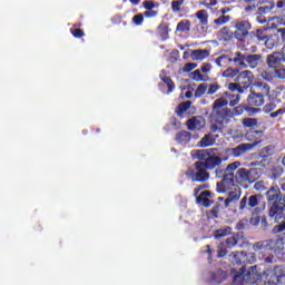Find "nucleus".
Masks as SVG:
<instances>
[{
	"mask_svg": "<svg viewBox=\"0 0 285 285\" xmlns=\"http://www.w3.org/2000/svg\"><path fill=\"white\" fill-rule=\"evenodd\" d=\"M247 104L248 106H264V97L259 92L253 91L250 95L247 97Z\"/></svg>",
	"mask_w": 285,
	"mask_h": 285,
	"instance_id": "17",
	"label": "nucleus"
},
{
	"mask_svg": "<svg viewBox=\"0 0 285 285\" xmlns=\"http://www.w3.org/2000/svg\"><path fill=\"white\" fill-rule=\"evenodd\" d=\"M217 124H218V126L217 125L212 126V128H210L212 132H219V130H222V128H226V126H227V125H222L219 122H217Z\"/></svg>",
	"mask_w": 285,
	"mask_h": 285,
	"instance_id": "55",
	"label": "nucleus"
},
{
	"mask_svg": "<svg viewBox=\"0 0 285 285\" xmlns=\"http://www.w3.org/2000/svg\"><path fill=\"white\" fill-rule=\"evenodd\" d=\"M212 215L213 217H217V215H219V205H216L212 208Z\"/></svg>",
	"mask_w": 285,
	"mask_h": 285,
	"instance_id": "62",
	"label": "nucleus"
},
{
	"mask_svg": "<svg viewBox=\"0 0 285 285\" xmlns=\"http://www.w3.org/2000/svg\"><path fill=\"white\" fill-rule=\"evenodd\" d=\"M226 106H228V99H225L224 96L216 99L213 104L216 124H222V126H228V124H230V109Z\"/></svg>",
	"mask_w": 285,
	"mask_h": 285,
	"instance_id": "3",
	"label": "nucleus"
},
{
	"mask_svg": "<svg viewBox=\"0 0 285 285\" xmlns=\"http://www.w3.org/2000/svg\"><path fill=\"white\" fill-rule=\"evenodd\" d=\"M206 126V119L204 117H193L189 120H187V128L188 130H202Z\"/></svg>",
	"mask_w": 285,
	"mask_h": 285,
	"instance_id": "15",
	"label": "nucleus"
},
{
	"mask_svg": "<svg viewBox=\"0 0 285 285\" xmlns=\"http://www.w3.org/2000/svg\"><path fill=\"white\" fill-rule=\"evenodd\" d=\"M188 108H190V101L181 102L178 105L176 112L179 117H181L186 112V110H188Z\"/></svg>",
	"mask_w": 285,
	"mask_h": 285,
	"instance_id": "35",
	"label": "nucleus"
},
{
	"mask_svg": "<svg viewBox=\"0 0 285 285\" xmlns=\"http://www.w3.org/2000/svg\"><path fill=\"white\" fill-rule=\"evenodd\" d=\"M200 148H208V146H215V136L213 134L205 135L198 142Z\"/></svg>",
	"mask_w": 285,
	"mask_h": 285,
	"instance_id": "24",
	"label": "nucleus"
},
{
	"mask_svg": "<svg viewBox=\"0 0 285 285\" xmlns=\"http://www.w3.org/2000/svg\"><path fill=\"white\" fill-rule=\"evenodd\" d=\"M176 30H177V32L190 31V20H183V21L178 22Z\"/></svg>",
	"mask_w": 285,
	"mask_h": 285,
	"instance_id": "33",
	"label": "nucleus"
},
{
	"mask_svg": "<svg viewBox=\"0 0 285 285\" xmlns=\"http://www.w3.org/2000/svg\"><path fill=\"white\" fill-rule=\"evenodd\" d=\"M264 61V58L262 55L253 53V55H245V63L249 68L254 69L259 66Z\"/></svg>",
	"mask_w": 285,
	"mask_h": 285,
	"instance_id": "16",
	"label": "nucleus"
},
{
	"mask_svg": "<svg viewBox=\"0 0 285 285\" xmlns=\"http://www.w3.org/2000/svg\"><path fill=\"white\" fill-rule=\"evenodd\" d=\"M193 81H208V76L203 75L202 70L197 69L190 73Z\"/></svg>",
	"mask_w": 285,
	"mask_h": 285,
	"instance_id": "32",
	"label": "nucleus"
},
{
	"mask_svg": "<svg viewBox=\"0 0 285 285\" xmlns=\"http://www.w3.org/2000/svg\"><path fill=\"white\" fill-rule=\"evenodd\" d=\"M274 70V79H285V67H276Z\"/></svg>",
	"mask_w": 285,
	"mask_h": 285,
	"instance_id": "42",
	"label": "nucleus"
},
{
	"mask_svg": "<svg viewBox=\"0 0 285 285\" xmlns=\"http://www.w3.org/2000/svg\"><path fill=\"white\" fill-rule=\"evenodd\" d=\"M142 6L146 10H153L155 8V2L150 0H146L142 2Z\"/></svg>",
	"mask_w": 285,
	"mask_h": 285,
	"instance_id": "52",
	"label": "nucleus"
},
{
	"mask_svg": "<svg viewBox=\"0 0 285 285\" xmlns=\"http://www.w3.org/2000/svg\"><path fill=\"white\" fill-rule=\"evenodd\" d=\"M261 77L265 81H273L275 79V71L274 70L273 71L264 70L261 72Z\"/></svg>",
	"mask_w": 285,
	"mask_h": 285,
	"instance_id": "39",
	"label": "nucleus"
},
{
	"mask_svg": "<svg viewBox=\"0 0 285 285\" xmlns=\"http://www.w3.org/2000/svg\"><path fill=\"white\" fill-rule=\"evenodd\" d=\"M144 17H146V19H153V17H157V11L147 10V11L144 12Z\"/></svg>",
	"mask_w": 285,
	"mask_h": 285,
	"instance_id": "54",
	"label": "nucleus"
},
{
	"mask_svg": "<svg viewBox=\"0 0 285 285\" xmlns=\"http://www.w3.org/2000/svg\"><path fill=\"white\" fill-rule=\"evenodd\" d=\"M255 253H245V252H237V253H232L229 255V262L236 266H242V264H255L257 262V258L255 256Z\"/></svg>",
	"mask_w": 285,
	"mask_h": 285,
	"instance_id": "6",
	"label": "nucleus"
},
{
	"mask_svg": "<svg viewBox=\"0 0 285 285\" xmlns=\"http://www.w3.org/2000/svg\"><path fill=\"white\" fill-rule=\"evenodd\" d=\"M193 61H204V59H208L210 57V51L207 49H196L190 53Z\"/></svg>",
	"mask_w": 285,
	"mask_h": 285,
	"instance_id": "18",
	"label": "nucleus"
},
{
	"mask_svg": "<svg viewBox=\"0 0 285 285\" xmlns=\"http://www.w3.org/2000/svg\"><path fill=\"white\" fill-rule=\"evenodd\" d=\"M277 32L281 36L282 41H285V28L278 29Z\"/></svg>",
	"mask_w": 285,
	"mask_h": 285,
	"instance_id": "64",
	"label": "nucleus"
},
{
	"mask_svg": "<svg viewBox=\"0 0 285 285\" xmlns=\"http://www.w3.org/2000/svg\"><path fill=\"white\" fill-rule=\"evenodd\" d=\"M266 63H267L269 70H275L276 68H279L282 66V63H285L284 56H283L282 51L267 55Z\"/></svg>",
	"mask_w": 285,
	"mask_h": 285,
	"instance_id": "9",
	"label": "nucleus"
},
{
	"mask_svg": "<svg viewBox=\"0 0 285 285\" xmlns=\"http://www.w3.org/2000/svg\"><path fill=\"white\" fill-rule=\"evenodd\" d=\"M284 112H285V109H278V110H276V111H274V112H272L271 114V117H272V119H275V117H279V115H284Z\"/></svg>",
	"mask_w": 285,
	"mask_h": 285,
	"instance_id": "60",
	"label": "nucleus"
},
{
	"mask_svg": "<svg viewBox=\"0 0 285 285\" xmlns=\"http://www.w3.org/2000/svg\"><path fill=\"white\" fill-rule=\"evenodd\" d=\"M220 41H230L233 39V31L228 27H224L218 31Z\"/></svg>",
	"mask_w": 285,
	"mask_h": 285,
	"instance_id": "29",
	"label": "nucleus"
},
{
	"mask_svg": "<svg viewBox=\"0 0 285 285\" xmlns=\"http://www.w3.org/2000/svg\"><path fill=\"white\" fill-rule=\"evenodd\" d=\"M132 21H134V23H136V26H141V23H144V14H141V13L136 14L132 18Z\"/></svg>",
	"mask_w": 285,
	"mask_h": 285,
	"instance_id": "50",
	"label": "nucleus"
},
{
	"mask_svg": "<svg viewBox=\"0 0 285 285\" xmlns=\"http://www.w3.org/2000/svg\"><path fill=\"white\" fill-rule=\"evenodd\" d=\"M268 30L266 29H257L255 37L257 41H261V43H265V46H268V41H271V36L266 35Z\"/></svg>",
	"mask_w": 285,
	"mask_h": 285,
	"instance_id": "25",
	"label": "nucleus"
},
{
	"mask_svg": "<svg viewBox=\"0 0 285 285\" xmlns=\"http://www.w3.org/2000/svg\"><path fill=\"white\" fill-rule=\"evenodd\" d=\"M198 156L203 159L204 166L207 170H213V168H217V166L222 165V158L218 156H210L208 150H200Z\"/></svg>",
	"mask_w": 285,
	"mask_h": 285,
	"instance_id": "7",
	"label": "nucleus"
},
{
	"mask_svg": "<svg viewBox=\"0 0 285 285\" xmlns=\"http://www.w3.org/2000/svg\"><path fill=\"white\" fill-rule=\"evenodd\" d=\"M219 90V85L210 83L207 89V95H215Z\"/></svg>",
	"mask_w": 285,
	"mask_h": 285,
	"instance_id": "48",
	"label": "nucleus"
},
{
	"mask_svg": "<svg viewBox=\"0 0 285 285\" xmlns=\"http://www.w3.org/2000/svg\"><path fill=\"white\" fill-rule=\"evenodd\" d=\"M196 17L199 19L202 26L208 24V11L207 10H199L196 13Z\"/></svg>",
	"mask_w": 285,
	"mask_h": 285,
	"instance_id": "34",
	"label": "nucleus"
},
{
	"mask_svg": "<svg viewBox=\"0 0 285 285\" xmlns=\"http://www.w3.org/2000/svg\"><path fill=\"white\" fill-rule=\"evenodd\" d=\"M266 188V185H264V181H257L254 185L255 190H264Z\"/></svg>",
	"mask_w": 285,
	"mask_h": 285,
	"instance_id": "58",
	"label": "nucleus"
},
{
	"mask_svg": "<svg viewBox=\"0 0 285 285\" xmlns=\"http://www.w3.org/2000/svg\"><path fill=\"white\" fill-rule=\"evenodd\" d=\"M232 57V63H237L239 68H248V65H246V55L242 52H235L234 55H230Z\"/></svg>",
	"mask_w": 285,
	"mask_h": 285,
	"instance_id": "20",
	"label": "nucleus"
},
{
	"mask_svg": "<svg viewBox=\"0 0 285 285\" xmlns=\"http://www.w3.org/2000/svg\"><path fill=\"white\" fill-rule=\"evenodd\" d=\"M195 68H197V63L187 62V63H185V66L183 68V72H190L191 70H195Z\"/></svg>",
	"mask_w": 285,
	"mask_h": 285,
	"instance_id": "47",
	"label": "nucleus"
},
{
	"mask_svg": "<svg viewBox=\"0 0 285 285\" xmlns=\"http://www.w3.org/2000/svg\"><path fill=\"white\" fill-rule=\"evenodd\" d=\"M239 75V69L234 67H228L225 71H223L222 77L225 79H235Z\"/></svg>",
	"mask_w": 285,
	"mask_h": 285,
	"instance_id": "30",
	"label": "nucleus"
},
{
	"mask_svg": "<svg viewBox=\"0 0 285 285\" xmlns=\"http://www.w3.org/2000/svg\"><path fill=\"white\" fill-rule=\"evenodd\" d=\"M195 166L196 171L191 173V180L198 181L200 184H204V181H208L210 175L206 173V165H204V161H197Z\"/></svg>",
	"mask_w": 285,
	"mask_h": 285,
	"instance_id": "8",
	"label": "nucleus"
},
{
	"mask_svg": "<svg viewBox=\"0 0 285 285\" xmlns=\"http://www.w3.org/2000/svg\"><path fill=\"white\" fill-rule=\"evenodd\" d=\"M227 135H229L234 140L242 139V137H244V134L237 129H230L227 131Z\"/></svg>",
	"mask_w": 285,
	"mask_h": 285,
	"instance_id": "43",
	"label": "nucleus"
},
{
	"mask_svg": "<svg viewBox=\"0 0 285 285\" xmlns=\"http://www.w3.org/2000/svg\"><path fill=\"white\" fill-rule=\"evenodd\" d=\"M205 8H213V6H217V0H203Z\"/></svg>",
	"mask_w": 285,
	"mask_h": 285,
	"instance_id": "56",
	"label": "nucleus"
},
{
	"mask_svg": "<svg viewBox=\"0 0 285 285\" xmlns=\"http://www.w3.org/2000/svg\"><path fill=\"white\" fill-rule=\"evenodd\" d=\"M266 200L268 204H275V202H279V199H284L282 197V191L279 190V186H272L265 194Z\"/></svg>",
	"mask_w": 285,
	"mask_h": 285,
	"instance_id": "14",
	"label": "nucleus"
},
{
	"mask_svg": "<svg viewBox=\"0 0 285 285\" xmlns=\"http://www.w3.org/2000/svg\"><path fill=\"white\" fill-rule=\"evenodd\" d=\"M72 35L73 37L80 38L83 35V31H81V29H75L72 30Z\"/></svg>",
	"mask_w": 285,
	"mask_h": 285,
	"instance_id": "63",
	"label": "nucleus"
},
{
	"mask_svg": "<svg viewBox=\"0 0 285 285\" xmlns=\"http://www.w3.org/2000/svg\"><path fill=\"white\" fill-rule=\"evenodd\" d=\"M233 233V228L229 226L220 227L219 229H216L214 232V238L215 239H220V237H228Z\"/></svg>",
	"mask_w": 285,
	"mask_h": 285,
	"instance_id": "27",
	"label": "nucleus"
},
{
	"mask_svg": "<svg viewBox=\"0 0 285 285\" xmlns=\"http://www.w3.org/2000/svg\"><path fill=\"white\" fill-rule=\"evenodd\" d=\"M277 108V105H275V104H267L264 108H263V110H264V112L266 114V115H268V112H273V110H275Z\"/></svg>",
	"mask_w": 285,
	"mask_h": 285,
	"instance_id": "49",
	"label": "nucleus"
},
{
	"mask_svg": "<svg viewBox=\"0 0 285 285\" xmlns=\"http://www.w3.org/2000/svg\"><path fill=\"white\" fill-rule=\"evenodd\" d=\"M246 208L252 215H259V213L266 210V203H259V196L257 195L244 196L239 202L238 210L244 212Z\"/></svg>",
	"mask_w": 285,
	"mask_h": 285,
	"instance_id": "4",
	"label": "nucleus"
},
{
	"mask_svg": "<svg viewBox=\"0 0 285 285\" xmlns=\"http://www.w3.org/2000/svg\"><path fill=\"white\" fill-rule=\"evenodd\" d=\"M239 197H242V191L236 190V191H230L227 198L230 199L232 202H237Z\"/></svg>",
	"mask_w": 285,
	"mask_h": 285,
	"instance_id": "46",
	"label": "nucleus"
},
{
	"mask_svg": "<svg viewBox=\"0 0 285 285\" xmlns=\"http://www.w3.org/2000/svg\"><path fill=\"white\" fill-rule=\"evenodd\" d=\"M164 83H166L167 88H168V92H173V90H175V83L173 82V80L168 77H165L163 79Z\"/></svg>",
	"mask_w": 285,
	"mask_h": 285,
	"instance_id": "45",
	"label": "nucleus"
},
{
	"mask_svg": "<svg viewBox=\"0 0 285 285\" xmlns=\"http://www.w3.org/2000/svg\"><path fill=\"white\" fill-rule=\"evenodd\" d=\"M225 99H227V104L232 107L235 108L242 101V95H234L230 92H225L223 96Z\"/></svg>",
	"mask_w": 285,
	"mask_h": 285,
	"instance_id": "23",
	"label": "nucleus"
},
{
	"mask_svg": "<svg viewBox=\"0 0 285 285\" xmlns=\"http://www.w3.org/2000/svg\"><path fill=\"white\" fill-rule=\"evenodd\" d=\"M185 0H173L171 10L173 12H181V6H184Z\"/></svg>",
	"mask_w": 285,
	"mask_h": 285,
	"instance_id": "41",
	"label": "nucleus"
},
{
	"mask_svg": "<svg viewBox=\"0 0 285 285\" xmlns=\"http://www.w3.org/2000/svg\"><path fill=\"white\" fill-rule=\"evenodd\" d=\"M239 166H242V163L234 161L225 168V181H229L234 186L237 184L246 189L259 179L262 170L239 168Z\"/></svg>",
	"mask_w": 285,
	"mask_h": 285,
	"instance_id": "2",
	"label": "nucleus"
},
{
	"mask_svg": "<svg viewBox=\"0 0 285 285\" xmlns=\"http://www.w3.org/2000/svg\"><path fill=\"white\" fill-rule=\"evenodd\" d=\"M271 150H273V147L267 146L259 151V157H262V160L258 166H268V164H271Z\"/></svg>",
	"mask_w": 285,
	"mask_h": 285,
	"instance_id": "19",
	"label": "nucleus"
},
{
	"mask_svg": "<svg viewBox=\"0 0 285 285\" xmlns=\"http://www.w3.org/2000/svg\"><path fill=\"white\" fill-rule=\"evenodd\" d=\"M271 255H276V257H281L284 255V238H275L269 239Z\"/></svg>",
	"mask_w": 285,
	"mask_h": 285,
	"instance_id": "13",
	"label": "nucleus"
},
{
	"mask_svg": "<svg viewBox=\"0 0 285 285\" xmlns=\"http://www.w3.org/2000/svg\"><path fill=\"white\" fill-rule=\"evenodd\" d=\"M215 63H216V66H218V68H227V66H230V63H232L230 53L218 56L215 59Z\"/></svg>",
	"mask_w": 285,
	"mask_h": 285,
	"instance_id": "21",
	"label": "nucleus"
},
{
	"mask_svg": "<svg viewBox=\"0 0 285 285\" xmlns=\"http://www.w3.org/2000/svg\"><path fill=\"white\" fill-rule=\"evenodd\" d=\"M284 277L282 267L266 269L262 275L257 266H252L246 274L236 275L233 285H277Z\"/></svg>",
	"mask_w": 285,
	"mask_h": 285,
	"instance_id": "1",
	"label": "nucleus"
},
{
	"mask_svg": "<svg viewBox=\"0 0 285 285\" xmlns=\"http://www.w3.org/2000/svg\"><path fill=\"white\" fill-rule=\"evenodd\" d=\"M255 146H257V144H240L235 148L229 149V153L233 157H244V155H246V153H250Z\"/></svg>",
	"mask_w": 285,
	"mask_h": 285,
	"instance_id": "12",
	"label": "nucleus"
},
{
	"mask_svg": "<svg viewBox=\"0 0 285 285\" xmlns=\"http://www.w3.org/2000/svg\"><path fill=\"white\" fill-rule=\"evenodd\" d=\"M253 250H255L259 259H264L266 264H273V262H275V256L271 254L269 239L256 242L253 245Z\"/></svg>",
	"mask_w": 285,
	"mask_h": 285,
	"instance_id": "5",
	"label": "nucleus"
},
{
	"mask_svg": "<svg viewBox=\"0 0 285 285\" xmlns=\"http://www.w3.org/2000/svg\"><path fill=\"white\" fill-rule=\"evenodd\" d=\"M235 28L236 39H244L245 37H248V30H250V22L246 20L237 21L235 23Z\"/></svg>",
	"mask_w": 285,
	"mask_h": 285,
	"instance_id": "11",
	"label": "nucleus"
},
{
	"mask_svg": "<svg viewBox=\"0 0 285 285\" xmlns=\"http://www.w3.org/2000/svg\"><path fill=\"white\" fill-rule=\"evenodd\" d=\"M227 246H237V239L235 237H230L226 239Z\"/></svg>",
	"mask_w": 285,
	"mask_h": 285,
	"instance_id": "61",
	"label": "nucleus"
},
{
	"mask_svg": "<svg viewBox=\"0 0 285 285\" xmlns=\"http://www.w3.org/2000/svg\"><path fill=\"white\" fill-rule=\"evenodd\" d=\"M228 21H230V16H219L217 19H214V23L217 28H219V26H225Z\"/></svg>",
	"mask_w": 285,
	"mask_h": 285,
	"instance_id": "36",
	"label": "nucleus"
},
{
	"mask_svg": "<svg viewBox=\"0 0 285 285\" xmlns=\"http://www.w3.org/2000/svg\"><path fill=\"white\" fill-rule=\"evenodd\" d=\"M258 121L257 118H244L243 119V126H245V128H255V126H257Z\"/></svg>",
	"mask_w": 285,
	"mask_h": 285,
	"instance_id": "38",
	"label": "nucleus"
},
{
	"mask_svg": "<svg viewBox=\"0 0 285 285\" xmlns=\"http://www.w3.org/2000/svg\"><path fill=\"white\" fill-rule=\"evenodd\" d=\"M175 139H176V141H178V144L186 145V144H188V141H190V132L180 131V132L176 134Z\"/></svg>",
	"mask_w": 285,
	"mask_h": 285,
	"instance_id": "31",
	"label": "nucleus"
},
{
	"mask_svg": "<svg viewBox=\"0 0 285 285\" xmlns=\"http://www.w3.org/2000/svg\"><path fill=\"white\" fill-rule=\"evenodd\" d=\"M208 197H210V191L205 190L200 193L199 196L196 197V202L205 206V208H208V206H210V199H208Z\"/></svg>",
	"mask_w": 285,
	"mask_h": 285,
	"instance_id": "26",
	"label": "nucleus"
},
{
	"mask_svg": "<svg viewBox=\"0 0 285 285\" xmlns=\"http://www.w3.org/2000/svg\"><path fill=\"white\" fill-rule=\"evenodd\" d=\"M230 186H234L233 183L226 180V173L224 174V178L220 183L216 184L217 193H226Z\"/></svg>",
	"mask_w": 285,
	"mask_h": 285,
	"instance_id": "28",
	"label": "nucleus"
},
{
	"mask_svg": "<svg viewBox=\"0 0 285 285\" xmlns=\"http://www.w3.org/2000/svg\"><path fill=\"white\" fill-rule=\"evenodd\" d=\"M244 110H246V107H244V105H239L233 109L232 115L239 117V115L244 114Z\"/></svg>",
	"mask_w": 285,
	"mask_h": 285,
	"instance_id": "44",
	"label": "nucleus"
},
{
	"mask_svg": "<svg viewBox=\"0 0 285 285\" xmlns=\"http://www.w3.org/2000/svg\"><path fill=\"white\" fill-rule=\"evenodd\" d=\"M239 82L236 81V82H229L227 88L228 90H230V92H237V89L239 88Z\"/></svg>",
	"mask_w": 285,
	"mask_h": 285,
	"instance_id": "51",
	"label": "nucleus"
},
{
	"mask_svg": "<svg viewBox=\"0 0 285 285\" xmlns=\"http://www.w3.org/2000/svg\"><path fill=\"white\" fill-rule=\"evenodd\" d=\"M199 70H200V73L203 72V75H206L208 77V72H210V65L205 63L202 66Z\"/></svg>",
	"mask_w": 285,
	"mask_h": 285,
	"instance_id": "53",
	"label": "nucleus"
},
{
	"mask_svg": "<svg viewBox=\"0 0 285 285\" xmlns=\"http://www.w3.org/2000/svg\"><path fill=\"white\" fill-rule=\"evenodd\" d=\"M263 132L262 131H252L247 135V137L250 139V137H255V139H259L262 137Z\"/></svg>",
	"mask_w": 285,
	"mask_h": 285,
	"instance_id": "57",
	"label": "nucleus"
},
{
	"mask_svg": "<svg viewBox=\"0 0 285 285\" xmlns=\"http://www.w3.org/2000/svg\"><path fill=\"white\" fill-rule=\"evenodd\" d=\"M275 2H269L268 4L263 7L264 12H271V10H274Z\"/></svg>",
	"mask_w": 285,
	"mask_h": 285,
	"instance_id": "59",
	"label": "nucleus"
},
{
	"mask_svg": "<svg viewBox=\"0 0 285 285\" xmlns=\"http://www.w3.org/2000/svg\"><path fill=\"white\" fill-rule=\"evenodd\" d=\"M226 279V274L224 272H218L217 274L212 275V282H215L216 284H222Z\"/></svg>",
	"mask_w": 285,
	"mask_h": 285,
	"instance_id": "40",
	"label": "nucleus"
},
{
	"mask_svg": "<svg viewBox=\"0 0 285 285\" xmlns=\"http://www.w3.org/2000/svg\"><path fill=\"white\" fill-rule=\"evenodd\" d=\"M208 90V85L206 83H200L196 91H195V97L199 98V97H204V95H206V91Z\"/></svg>",
	"mask_w": 285,
	"mask_h": 285,
	"instance_id": "37",
	"label": "nucleus"
},
{
	"mask_svg": "<svg viewBox=\"0 0 285 285\" xmlns=\"http://www.w3.org/2000/svg\"><path fill=\"white\" fill-rule=\"evenodd\" d=\"M255 79V75L250 70H244L242 72L238 71V76L235 78L240 86H245V88H250Z\"/></svg>",
	"mask_w": 285,
	"mask_h": 285,
	"instance_id": "10",
	"label": "nucleus"
},
{
	"mask_svg": "<svg viewBox=\"0 0 285 285\" xmlns=\"http://www.w3.org/2000/svg\"><path fill=\"white\" fill-rule=\"evenodd\" d=\"M254 87L256 88L255 92H259L262 97H268L271 95V86L266 82H255Z\"/></svg>",
	"mask_w": 285,
	"mask_h": 285,
	"instance_id": "22",
	"label": "nucleus"
}]
</instances>
